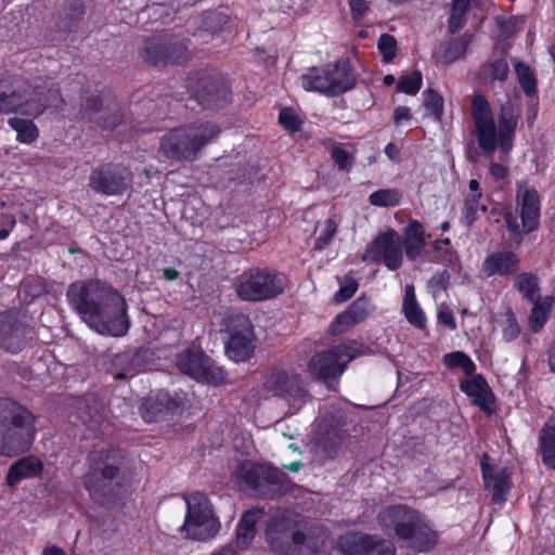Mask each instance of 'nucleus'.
Wrapping results in <instances>:
<instances>
[{
    "label": "nucleus",
    "mask_w": 555,
    "mask_h": 555,
    "mask_svg": "<svg viewBox=\"0 0 555 555\" xmlns=\"http://www.w3.org/2000/svg\"><path fill=\"white\" fill-rule=\"evenodd\" d=\"M70 307L80 319L101 335L121 337L130 322L125 298L99 281L76 282L67 291Z\"/></svg>",
    "instance_id": "f257e3e1"
},
{
    "label": "nucleus",
    "mask_w": 555,
    "mask_h": 555,
    "mask_svg": "<svg viewBox=\"0 0 555 555\" xmlns=\"http://www.w3.org/2000/svg\"><path fill=\"white\" fill-rule=\"evenodd\" d=\"M377 519L385 534L396 538L415 552H428L438 542V533L429 519L406 505L388 506L378 513Z\"/></svg>",
    "instance_id": "f03ea898"
},
{
    "label": "nucleus",
    "mask_w": 555,
    "mask_h": 555,
    "mask_svg": "<svg viewBox=\"0 0 555 555\" xmlns=\"http://www.w3.org/2000/svg\"><path fill=\"white\" fill-rule=\"evenodd\" d=\"M472 117L478 145L485 154L491 155L496 147L504 154L512 151L518 113L511 103L502 106L496 126L489 102L483 95L477 94L472 101Z\"/></svg>",
    "instance_id": "7ed1b4c3"
},
{
    "label": "nucleus",
    "mask_w": 555,
    "mask_h": 555,
    "mask_svg": "<svg viewBox=\"0 0 555 555\" xmlns=\"http://www.w3.org/2000/svg\"><path fill=\"white\" fill-rule=\"evenodd\" d=\"M35 417L22 405L0 399V455L15 456L29 449L35 438Z\"/></svg>",
    "instance_id": "20e7f679"
},
{
    "label": "nucleus",
    "mask_w": 555,
    "mask_h": 555,
    "mask_svg": "<svg viewBox=\"0 0 555 555\" xmlns=\"http://www.w3.org/2000/svg\"><path fill=\"white\" fill-rule=\"evenodd\" d=\"M218 133L219 128L210 121L179 127L163 137L160 151L170 159L193 160Z\"/></svg>",
    "instance_id": "39448f33"
},
{
    "label": "nucleus",
    "mask_w": 555,
    "mask_h": 555,
    "mask_svg": "<svg viewBox=\"0 0 555 555\" xmlns=\"http://www.w3.org/2000/svg\"><path fill=\"white\" fill-rule=\"evenodd\" d=\"M317 529L296 520L291 514L275 516L267 528V541L275 552L284 555L300 554L304 548L312 550L317 546L312 533Z\"/></svg>",
    "instance_id": "423d86ee"
},
{
    "label": "nucleus",
    "mask_w": 555,
    "mask_h": 555,
    "mask_svg": "<svg viewBox=\"0 0 555 555\" xmlns=\"http://www.w3.org/2000/svg\"><path fill=\"white\" fill-rule=\"evenodd\" d=\"M88 463L85 487L95 502L104 504L118 485L119 456L108 450H95L90 452Z\"/></svg>",
    "instance_id": "0eeeda50"
},
{
    "label": "nucleus",
    "mask_w": 555,
    "mask_h": 555,
    "mask_svg": "<svg viewBox=\"0 0 555 555\" xmlns=\"http://www.w3.org/2000/svg\"><path fill=\"white\" fill-rule=\"evenodd\" d=\"M183 499L186 514L181 531L185 532V537L198 541L215 537L220 530V521L207 495L196 491L184 494Z\"/></svg>",
    "instance_id": "6e6552de"
},
{
    "label": "nucleus",
    "mask_w": 555,
    "mask_h": 555,
    "mask_svg": "<svg viewBox=\"0 0 555 555\" xmlns=\"http://www.w3.org/2000/svg\"><path fill=\"white\" fill-rule=\"evenodd\" d=\"M366 350V347L354 340L335 346L313 356L309 362V372L332 387L337 377L345 372L347 364L357 357L365 354Z\"/></svg>",
    "instance_id": "1a4fd4ad"
},
{
    "label": "nucleus",
    "mask_w": 555,
    "mask_h": 555,
    "mask_svg": "<svg viewBox=\"0 0 555 555\" xmlns=\"http://www.w3.org/2000/svg\"><path fill=\"white\" fill-rule=\"evenodd\" d=\"M284 287L282 275L256 268L240 275L235 289L242 300L256 302L275 298L284 292Z\"/></svg>",
    "instance_id": "9d476101"
},
{
    "label": "nucleus",
    "mask_w": 555,
    "mask_h": 555,
    "mask_svg": "<svg viewBox=\"0 0 555 555\" xmlns=\"http://www.w3.org/2000/svg\"><path fill=\"white\" fill-rule=\"evenodd\" d=\"M48 95L41 92L18 89L10 90L5 85L0 83V113H18L29 117H36L44 112L49 106H57L59 91L50 89Z\"/></svg>",
    "instance_id": "9b49d317"
},
{
    "label": "nucleus",
    "mask_w": 555,
    "mask_h": 555,
    "mask_svg": "<svg viewBox=\"0 0 555 555\" xmlns=\"http://www.w3.org/2000/svg\"><path fill=\"white\" fill-rule=\"evenodd\" d=\"M516 211L519 214L520 223L512 214L505 216L507 228L514 235L530 233L539 227L541 201L534 186L525 182L517 184Z\"/></svg>",
    "instance_id": "f8f14e48"
},
{
    "label": "nucleus",
    "mask_w": 555,
    "mask_h": 555,
    "mask_svg": "<svg viewBox=\"0 0 555 555\" xmlns=\"http://www.w3.org/2000/svg\"><path fill=\"white\" fill-rule=\"evenodd\" d=\"M177 366L180 372L199 383L219 385L225 379L223 370L196 348H188L178 354Z\"/></svg>",
    "instance_id": "ddd939ff"
},
{
    "label": "nucleus",
    "mask_w": 555,
    "mask_h": 555,
    "mask_svg": "<svg viewBox=\"0 0 555 555\" xmlns=\"http://www.w3.org/2000/svg\"><path fill=\"white\" fill-rule=\"evenodd\" d=\"M233 475L240 485L260 495H268L274 491V487L281 481L275 469L248 460L241 461Z\"/></svg>",
    "instance_id": "4468645a"
},
{
    "label": "nucleus",
    "mask_w": 555,
    "mask_h": 555,
    "mask_svg": "<svg viewBox=\"0 0 555 555\" xmlns=\"http://www.w3.org/2000/svg\"><path fill=\"white\" fill-rule=\"evenodd\" d=\"M263 388L273 396L285 399L297 411L307 397L306 388L297 374L272 369L264 377Z\"/></svg>",
    "instance_id": "2eb2a0df"
},
{
    "label": "nucleus",
    "mask_w": 555,
    "mask_h": 555,
    "mask_svg": "<svg viewBox=\"0 0 555 555\" xmlns=\"http://www.w3.org/2000/svg\"><path fill=\"white\" fill-rule=\"evenodd\" d=\"M362 258L367 262H382L391 271L399 269L402 264L400 235L393 230L378 234L366 247Z\"/></svg>",
    "instance_id": "dca6fc26"
},
{
    "label": "nucleus",
    "mask_w": 555,
    "mask_h": 555,
    "mask_svg": "<svg viewBox=\"0 0 555 555\" xmlns=\"http://www.w3.org/2000/svg\"><path fill=\"white\" fill-rule=\"evenodd\" d=\"M89 185L96 193L118 195L131 185V175L125 167L104 164L92 171Z\"/></svg>",
    "instance_id": "f3484780"
},
{
    "label": "nucleus",
    "mask_w": 555,
    "mask_h": 555,
    "mask_svg": "<svg viewBox=\"0 0 555 555\" xmlns=\"http://www.w3.org/2000/svg\"><path fill=\"white\" fill-rule=\"evenodd\" d=\"M142 57L151 64H179L188 60L189 49L183 41L155 37L145 41Z\"/></svg>",
    "instance_id": "a211bd4d"
},
{
    "label": "nucleus",
    "mask_w": 555,
    "mask_h": 555,
    "mask_svg": "<svg viewBox=\"0 0 555 555\" xmlns=\"http://www.w3.org/2000/svg\"><path fill=\"white\" fill-rule=\"evenodd\" d=\"M337 547L344 555H395L392 542L376 535L347 533L337 541Z\"/></svg>",
    "instance_id": "6ab92c4d"
},
{
    "label": "nucleus",
    "mask_w": 555,
    "mask_h": 555,
    "mask_svg": "<svg viewBox=\"0 0 555 555\" xmlns=\"http://www.w3.org/2000/svg\"><path fill=\"white\" fill-rule=\"evenodd\" d=\"M185 401L183 392L172 397L169 392L159 390L145 398L140 405L142 418L146 423L166 420L169 415L179 413Z\"/></svg>",
    "instance_id": "aec40b11"
},
{
    "label": "nucleus",
    "mask_w": 555,
    "mask_h": 555,
    "mask_svg": "<svg viewBox=\"0 0 555 555\" xmlns=\"http://www.w3.org/2000/svg\"><path fill=\"white\" fill-rule=\"evenodd\" d=\"M253 324L246 317H238L235 327L232 328L230 339L227 344V353L235 362H244L254 352Z\"/></svg>",
    "instance_id": "412c9836"
},
{
    "label": "nucleus",
    "mask_w": 555,
    "mask_h": 555,
    "mask_svg": "<svg viewBox=\"0 0 555 555\" xmlns=\"http://www.w3.org/2000/svg\"><path fill=\"white\" fill-rule=\"evenodd\" d=\"M189 88L203 107L222 106L228 102L229 86L219 76L209 81L206 76L202 77L198 86H193V81L190 79Z\"/></svg>",
    "instance_id": "4be33fe9"
},
{
    "label": "nucleus",
    "mask_w": 555,
    "mask_h": 555,
    "mask_svg": "<svg viewBox=\"0 0 555 555\" xmlns=\"http://www.w3.org/2000/svg\"><path fill=\"white\" fill-rule=\"evenodd\" d=\"M26 330L18 325L17 313L8 311L0 314V346L15 353L25 345Z\"/></svg>",
    "instance_id": "5701e85b"
},
{
    "label": "nucleus",
    "mask_w": 555,
    "mask_h": 555,
    "mask_svg": "<svg viewBox=\"0 0 555 555\" xmlns=\"http://www.w3.org/2000/svg\"><path fill=\"white\" fill-rule=\"evenodd\" d=\"M482 476L486 488L491 492L494 503H502L506 500V493L511 489V473L507 468L494 470L485 462H481Z\"/></svg>",
    "instance_id": "b1692460"
},
{
    "label": "nucleus",
    "mask_w": 555,
    "mask_h": 555,
    "mask_svg": "<svg viewBox=\"0 0 555 555\" xmlns=\"http://www.w3.org/2000/svg\"><path fill=\"white\" fill-rule=\"evenodd\" d=\"M460 388L475 405L487 413L492 412V391L481 375H474L472 378L462 380Z\"/></svg>",
    "instance_id": "393cba45"
},
{
    "label": "nucleus",
    "mask_w": 555,
    "mask_h": 555,
    "mask_svg": "<svg viewBox=\"0 0 555 555\" xmlns=\"http://www.w3.org/2000/svg\"><path fill=\"white\" fill-rule=\"evenodd\" d=\"M519 268V258L512 251H494L488 255L483 261V272L487 276L512 275Z\"/></svg>",
    "instance_id": "a878e982"
},
{
    "label": "nucleus",
    "mask_w": 555,
    "mask_h": 555,
    "mask_svg": "<svg viewBox=\"0 0 555 555\" xmlns=\"http://www.w3.org/2000/svg\"><path fill=\"white\" fill-rule=\"evenodd\" d=\"M326 78L331 85L330 94H339L354 87L356 78L351 73L348 61L340 60L326 65Z\"/></svg>",
    "instance_id": "bb28decb"
},
{
    "label": "nucleus",
    "mask_w": 555,
    "mask_h": 555,
    "mask_svg": "<svg viewBox=\"0 0 555 555\" xmlns=\"http://www.w3.org/2000/svg\"><path fill=\"white\" fill-rule=\"evenodd\" d=\"M42 462L36 456H25L11 465L7 475V482L13 487L27 478H34L41 474Z\"/></svg>",
    "instance_id": "cd10ccee"
},
{
    "label": "nucleus",
    "mask_w": 555,
    "mask_h": 555,
    "mask_svg": "<svg viewBox=\"0 0 555 555\" xmlns=\"http://www.w3.org/2000/svg\"><path fill=\"white\" fill-rule=\"evenodd\" d=\"M539 453L548 468L555 469V413H553L539 434Z\"/></svg>",
    "instance_id": "c85d7f7f"
},
{
    "label": "nucleus",
    "mask_w": 555,
    "mask_h": 555,
    "mask_svg": "<svg viewBox=\"0 0 555 555\" xmlns=\"http://www.w3.org/2000/svg\"><path fill=\"white\" fill-rule=\"evenodd\" d=\"M402 312L411 325L418 330L425 328L427 318L416 299L414 286L411 284L404 287Z\"/></svg>",
    "instance_id": "c756f323"
},
{
    "label": "nucleus",
    "mask_w": 555,
    "mask_h": 555,
    "mask_svg": "<svg viewBox=\"0 0 555 555\" xmlns=\"http://www.w3.org/2000/svg\"><path fill=\"white\" fill-rule=\"evenodd\" d=\"M470 35H464L450 42L442 43L435 52L436 61L441 64H451L462 57L472 42Z\"/></svg>",
    "instance_id": "7c9ffc66"
},
{
    "label": "nucleus",
    "mask_w": 555,
    "mask_h": 555,
    "mask_svg": "<svg viewBox=\"0 0 555 555\" xmlns=\"http://www.w3.org/2000/svg\"><path fill=\"white\" fill-rule=\"evenodd\" d=\"M533 307L528 317V327L531 332H540L546 324L551 310L555 304L553 296H544L531 301Z\"/></svg>",
    "instance_id": "2f4dec72"
},
{
    "label": "nucleus",
    "mask_w": 555,
    "mask_h": 555,
    "mask_svg": "<svg viewBox=\"0 0 555 555\" xmlns=\"http://www.w3.org/2000/svg\"><path fill=\"white\" fill-rule=\"evenodd\" d=\"M261 516L262 512L260 509L247 511L242 516L236 529V543L240 547L245 548L249 545L256 534L255 525Z\"/></svg>",
    "instance_id": "473e14b6"
},
{
    "label": "nucleus",
    "mask_w": 555,
    "mask_h": 555,
    "mask_svg": "<svg viewBox=\"0 0 555 555\" xmlns=\"http://www.w3.org/2000/svg\"><path fill=\"white\" fill-rule=\"evenodd\" d=\"M300 86L309 92L330 94V82L324 67H311L300 76Z\"/></svg>",
    "instance_id": "72a5a7b5"
},
{
    "label": "nucleus",
    "mask_w": 555,
    "mask_h": 555,
    "mask_svg": "<svg viewBox=\"0 0 555 555\" xmlns=\"http://www.w3.org/2000/svg\"><path fill=\"white\" fill-rule=\"evenodd\" d=\"M8 122L10 127L16 132V140L20 143L30 144L37 140L39 131L33 120L12 117Z\"/></svg>",
    "instance_id": "f704fd0d"
},
{
    "label": "nucleus",
    "mask_w": 555,
    "mask_h": 555,
    "mask_svg": "<svg viewBox=\"0 0 555 555\" xmlns=\"http://www.w3.org/2000/svg\"><path fill=\"white\" fill-rule=\"evenodd\" d=\"M514 287L529 301H534L540 298L538 296L540 291L539 280L532 273L524 272L516 275L514 279Z\"/></svg>",
    "instance_id": "c9c22d12"
},
{
    "label": "nucleus",
    "mask_w": 555,
    "mask_h": 555,
    "mask_svg": "<svg viewBox=\"0 0 555 555\" xmlns=\"http://www.w3.org/2000/svg\"><path fill=\"white\" fill-rule=\"evenodd\" d=\"M442 363L449 370H462L467 376L476 371L473 360L463 351H453L442 357Z\"/></svg>",
    "instance_id": "e433bc0d"
},
{
    "label": "nucleus",
    "mask_w": 555,
    "mask_h": 555,
    "mask_svg": "<svg viewBox=\"0 0 555 555\" xmlns=\"http://www.w3.org/2000/svg\"><path fill=\"white\" fill-rule=\"evenodd\" d=\"M356 149L352 145L336 143L332 146L331 156L339 168L345 172H349L354 163Z\"/></svg>",
    "instance_id": "4c0bfd02"
},
{
    "label": "nucleus",
    "mask_w": 555,
    "mask_h": 555,
    "mask_svg": "<svg viewBox=\"0 0 555 555\" xmlns=\"http://www.w3.org/2000/svg\"><path fill=\"white\" fill-rule=\"evenodd\" d=\"M499 325L503 339L507 343L514 341L520 335V325L509 308L502 313Z\"/></svg>",
    "instance_id": "58836bf2"
},
{
    "label": "nucleus",
    "mask_w": 555,
    "mask_h": 555,
    "mask_svg": "<svg viewBox=\"0 0 555 555\" xmlns=\"http://www.w3.org/2000/svg\"><path fill=\"white\" fill-rule=\"evenodd\" d=\"M470 0H453L451 15L449 18V29L452 34L459 31L465 22L466 12L469 9Z\"/></svg>",
    "instance_id": "ea45409f"
},
{
    "label": "nucleus",
    "mask_w": 555,
    "mask_h": 555,
    "mask_svg": "<svg viewBox=\"0 0 555 555\" xmlns=\"http://www.w3.org/2000/svg\"><path fill=\"white\" fill-rule=\"evenodd\" d=\"M401 195L395 189H383L373 192L370 197V204L377 207L396 206L400 203Z\"/></svg>",
    "instance_id": "a19ab883"
},
{
    "label": "nucleus",
    "mask_w": 555,
    "mask_h": 555,
    "mask_svg": "<svg viewBox=\"0 0 555 555\" xmlns=\"http://www.w3.org/2000/svg\"><path fill=\"white\" fill-rule=\"evenodd\" d=\"M424 106L428 114L433 115L435 119L440 120L443 114V98L433 89H426L423 92Z\"/></svg>",
    "instance_id": "79ce46f5"
},
{
    "label": "nucleus",
    "mask_w": 555,
    "mask_h": 555,
    "mask_svg": "<svg viewBox=\"0 0 555 555\" xmlns=\"http://www.w3.org/2000/svg\"><path fill=\"white\" fill-rule=\"evenodd\" d=\"M515 72L518 78V82L527 95L535 93L537 82L535 77L529 66L524 63L515 64Z\"/></svg>",
    "instance_id": "37998d69"
},
{
    "label": "nucleus",
    "mask_w": 555,
    "mask_h": 555,
    "mask_svg": "<svg viewBox=\"0 0 555 555\" xmlns=\"http://www.w3.org/2000/svg\"><path fill=\"white\" fill-rule=\"evenodd\" d=\"M422 81V74L417 70H414L399 79L397 83V90L405 94L414 95L420 91Z\"/></svg>",
    "instance_id": "c03bdc74"
},
{
    "label": "nucleus",
    "mask_w": 555,
    "mask_h": 555,
    "mask_svg": "<svg viewBox=\"0 0 555 555\" xmlns=\"http://www.w3.org/2000/svg\"><path fill=\"white\" fill-rule=\"evenodd\" d=\"M480 198L481 197H478V195L469 194L467 196L463 212V219L466 224H472L475 221L477 214L479 211L485 212L487 210L486 205L479 202Z\"/></svg>",
    "instance_id": "a18cd8bd"
},
{
    "label": "nucleus",
    "mask_w": 555,
    "mask_h": 555,
    "mask_svg": "<svg viewBox=\"0 0 555 555\" xmlns=\"http://www.w3.org/2000/svg\"><path fill=\"white\" fill-rule=\"evenodd\" d=\"M357 323L365 320L373 310L371 302L365 298H359L346 309Z\"/></svg>",
    "instance_id": "49530a36"
},
{
    "label": "nucleus",
    "mask_w": 555,
    "mask_h": 555,
    "mask_svg": "<svg viewBox=\"0 0 555 555\" xmlns=\"http://www.w3.org/2000/svg\"><path fill=\"white\" fill-rule=\"evenodd\" d=\"M508 73L507 63L504 60H498L487 64L483 67V75L491 80H504Z\"/></svg>",
    "instance_id": "de8ad7c7"
},
{
    "label": "nucleus",
    "mask_w": 555,
    "mask_h": 555,
    "mask_svg": "<svg viewBox=\"0 0 555 555\" xmlns=\"http://www.w3.org/2000/svg\"><path fill=\"white\" fill-rule=\"evenodd\" d=\"M377 47L385 62L388 63L395 59L397 54V41L392 36L387 34L382 35L378 39Z\"/></svg>",
    "instance_id": "09e8293b"
},
{
    "label": "nucleus",
    "mask_w": 555,
    "mask_h": 555,
    "mask_svg": "<svg viewBox=\"0 0 555 555\" xmlns=\"http://www.w3.org/2000/svg\"><path fill=\"white\" fill-rule=\"evenodd\" d=\"M356 324H358L357 321L353 318H351L347 310H345L344 312L339 313L332 322L331 331L334 335H339L347 332Z\"/></svg>",
    "instance_id": "8fccbe9b"
},
{
    "label": "nucleus",
    "mask_w": 555,
    "mask_h": 555,
    "mask_svg": "<svg viewBox=\"0 0 555 555\" xmlns=\"http://www.w3.org/2000/svg\"><path fill=\"white\" fill-rule=\"evenodd\" d=\"M280 122L291 131H297L300 128L301 119L293 108L285 107L280 111Z\"/></svg>",
    "instance_id": "3c124183"
},
{
    "label": "nucleus",
    "mask_w": 555,
    "mask_h": 555,
    "mask_svg": "<svg viewBox=\"0 0 555 555\" xmlns=\"http://www.w3.org/2000/svg\"><path fill=\"white\" fill-rule=\"evenodd\" d=\"M336 230L337 223L333 219H327L324 222L322 231L315 241V248L323 249L325 246H327V244L336 233Z\"/></svg>",
    "instance_id": "603ef678"
},
{
    "label": "nucleus",
    "mask_w": 555,
    "mask_h": 555,
    "mask_svg": "<svg viewBox=\"0 0 555 555\" xmlns=\"http://www.w3.org/2000/svg\"><path fill=\"white\" fill-rule=\"evenodd\" d=\"M358 289V283L352 278H347L335 294V300L343 302L351 298Z\"/></svg>",
    "instance_id": "864d4df0"
},
{
    "label": "nucleus",
    "mask_w": 555,
    "mask_h": 555,
    "mask_svg": "<svg viewBox=\"0 0 555 555\" xmlns=\"http://www.w3.org/2000/svg\"><path fill=\"white\" fill-rule=\"evenodd\" d=\"M437 319H438L439 323L444 324L452 331H454L457 326L455 319H454L453 311L451 310V308L448 305L441 304L438 307Z\"/></svg>",
    "instance_id": "5fc2aeb1"
},
{
    "label": "nucleus",
    "mask_w": 555,
    "mask_h": 555,
    "mask_svg": "<svg viewBox=\"0 0 555 555\" xmlns=\"http://www.w3.org/2000/svg\"><path fill=\"white\" fill-rule=\"evenodd\" d=\"M406 240L418 241V246L422 241H425V231L418 221H411L406 228Z\"/></svg>",
    "instance_id": "6e6d98bb"
},
{
    "label": "nucleus",
    "mask_w": 555,
    "mask_h": 555,
    "mask_svg": "<svg viewBox=\"0 0 555 555\" xmlns=\"http://www.w3.org/2000/svg\"><path fill=\"white\" fill-rule=\"evenodd\" d=\"M111 111L105 108V111H98L95 112L94 116L90 114V118L94 119L95 121L101 122V125L105 128H114L117 125V116H108Z\"/></svg>",
    "instance_id": "4d7b16f0"
},
{
    "label": "nucleus",
    "mask_w": 555,
    "mask_h": 555,
    "mask_svg": "<svg viewBox=\"0 0 555 555\" xmlns=\"http://www.w3.org/2000/svg\"><path fill=\"white\" fill-rule=\"evenodd\" d=\"M15 218L12 215H0V241L5 240L15 225Z\"/></svg>",
    "instance_id": "13d9d810"
},
{
    "label": "nucleus",
    "mask_w": 555,
    "mask_h": 555,
    "mask_svg": "<svg viewBox=\"0 0 555 555\" xmlns=\"http://www.w3.org/2000/svg\"><path fill=\"white\" fill-rule=\"evenodd\" d=\"M349 7L354 20L362 18L369 10V2L366 0H348Z\"/></svg>",
    "instance_id": "bf43d9fd"
},
{
    "label": "nucleus",
    "mask_w": 555,
    "mask_h": 555,
    "mask_svg": "<svg viewBox=\"0 0 555 555\" xmlns=\"http://www.w3.org/2000/svg\"><path fill=\"white\" fill-rule=\"evenodd\" d=\"M424 246L425 241H422V244L418 246V241L405 240L404 248L408 258L415 259L421 254Z\"/></svg>",
    "instance_id": "052dcab7"
},
{
    "label": "nucleus",
    "mask_w": 555,
    "mask_h": 555,
    "mask_svg": "<svg viewBox=\"0 0 555 555\" xmlns=\"http://www.w3.org/2000/svg\"><path fill=\"white\" fill-rule=\"evenodd\" d=\"M412 118L410 108L406 106H397L393 111V122L397 126H402L404 122Z\"/></svg>",
    "instance_id": "680f3d73"
},
{
    "label": "nucleus",
    "mask_w": 555,
    "mask_h": 555,
    "mask_svg": "<svg viewBox=\"0 0 555 555\" xmlns=\"http://www.w3.org/2000/svg\"><path fill=\"white\" fill-rule=\"evenodd\" d=\"M385 154L390 160L399 162L400 160V151L396 144L392 142L388 143L385 147Z\"/></svg>",
    "instance_id": "e2e57ef3"
},
{
    "label": "nucleus",
    "mask_w": 555,
    "mask_h": 555,
    "mask_svg": "<svg viewBox=\"0 0 555 555\" xmlns=\"http://www.w3.org/2000/svg\"><path fill=\"white\" fill-rule=\"evenodd\" d=\"M491 175L496 179H503L506 176L507 169L501 164L492 163L490 166Z\"/></svg>",
    "instance_id": "0e129e2a"
},
{
    "label": "nucleus",
    "mask_w": 555,
    "mask_h": 555,
    "mask_svg": "<svg viewBox=\"0 0 555 555\" xmlns=\"http://www.w3.org/2000/svg\"><path fill=\"white\" fill-rule=\"evenodd\" d=\"M42 555H68L62 547L57 545H47L42 550Z\"/></svg>",
    "instance_id": "69168bd1"
},
{
    "label": "nucleus",
    "mask_w": 555,
    "mask_h": 555,
    "mask_svg": "<svg viewBox=\"0 0 555 555\" xmlns=\"http://www.w3.org/2000/svg\"><path fill=\"white\" fill-rule=\"evenodd\" d=\"M135 373H137V371L131 365H129L120 372L113 373V375L116 379H122V378H129V377L135 375Z\"/></svg>",
    "instance_id": "338daca9"
},
{
    "label": "nucleus",
    "mask_w": 555,
    "mask_h": 555,
    "mask_svg": "<svg viewBox=\"0 0 555 555\" xmlns=\"http://www.w3.org/2000/svg\"><path fill=\"white\" fill-rule=\"evenodd\" d=\"M24 289L30 292L33 297H37L42 293V286L38 283L31 284L27 282L24 284Z\"/></svg>",
    "instance_id": "774afa93"
}]
</instances>
